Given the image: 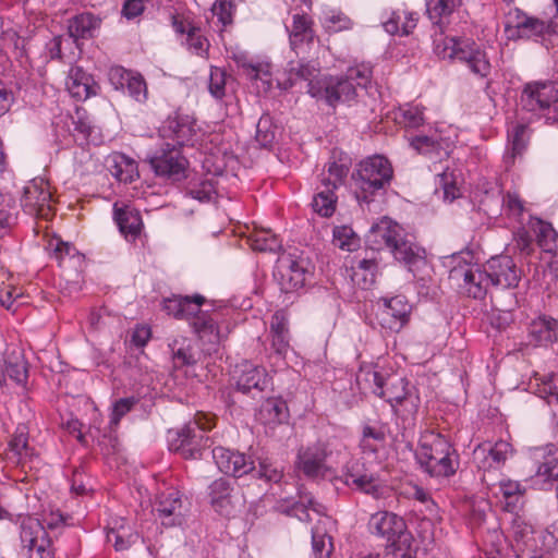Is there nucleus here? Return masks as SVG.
Here are the masks:
<instances>
[{
	"instance_id": "1",
	"label": "nucleus",
	"mask_w": 558,
	"mask_h": 558,
	"mask_svg": "<svg viewBox=\"0 0 558 558\" xmlns=\"http://www.w3.org/2000/svg\"><path fill=\"white\" fill-rule=\"evenodd\" d=\"M415 459L421 470L434 478H449L460 465L459 453L450 439L434 430L422 436Z\"/></svg>"
},
{
	"instance_id": "2",
	"label": "nucleus",
	"mask_w": 558,
	"mask_h": 558,
	"mask_svg": "<svg viewBox=\"0 0 558 558\" xmlns=\"http://www.w3.org/2000/svg\"><path fill=\"white\" fill-rule=\"evenodd\" d=\"M367 243L376 251L388 250L396 260L409 267L424 259L425 251L408 240L403 228L387 217L372 226Z\"/></svg>"
},
{
	"instance_id": "3",
	"label": "nucleus",
	"mask_w": 558,
	"mask_h": 558,
	"mask_svg": "<svg viewBox=\"0 0 558 558\" xmlns=\"http://www.w3.org/2000/svg\"><path fill=\"white\" fill-rule=\"evenodd\" d=\"M393 179L391 162L381 155L361 160L352 172L354 195L360 204H371L386 193Z\"/></svg>"
},
{
	"instance_id": "4",
	"label": "nucleus",
	"mask_w": 558,
	"mask_h": 558,
	"mask_svg": "<svg viewBox=\"0 0 558 558\" xmlns=\"http://www.w3.org/2000/svg\"><path fill=\"white\" fill-rule=\"evenodd\" d=\"M372 76L373 71L369 65L357 64L349 68L344 75L328 76L319 83H313L310 95L335 107L339 102L353 100L356 97V88H366Z\"/></svg>"
},
{
	"instance_id": "5",
	"label": "nucleus",
	"mask_w": 558,
	"mask_h": 558,
	"mask_svg": "<svg viewBox=\"0 0 558 558\" xmlns=\"http://www.w3.org/2000/svg\"><path fill=\"white\" fill-rule=\"evenodd\" d=\"M345 454V447L341 442L318 440L299 448L294 466L306 478H325L336 472Z\"/></svg>"
},
{
	"instance_id": "6",
	"label": "nucleus",
	"mask_w": 558,
	"mask_h": 558,
	"mask_svg": "<svg viewBox=\"0 0 558 558\" xmlns=\"http://www.w3.org/2000/svg\"><path fill=\"white\" fill-rule=\"evenodd\" d=\"M215 426V417L202 412L181 428L169 429L167 440L170 451L179 453L183 459H199L204 449L211 445L210 437L205 433Z\"/></svg>"
},
{
	"instance_id": "7",
	"label": "nucleus",
	"mask_w": 558,
	"mask_h": 558,
	"mask_svg": "<svg viewBox=\"0 0 558 558\" xmlns=\"http://www.w3.org/2000/svg\"><path fill=\"white\" fill-rule=\"evenodd\" d=\"M368 531L387 542L393 558L413 557V536L403 518L393 512L378 511L371 515Z\"/></svg>"
},
{
	"instance_id": "8",
	"label": "nucleus",
	"mask_w": 558,
	"mask_h": 558,
	"mask_svg": "<svg viewBox=\"0 0 558 558\" xmlns=\"http://www.w3.org/2000/svg\"><path fill=\"white\" fill-rule=\"evenodd\" d=\"M379 398L385 399L391 407L393 414L403 426L413 425L421 405L418 389L405 377L390 375L386 385L379 390Z\"/></svg>"
},
{
	"instance_id": "9",
	"label": "nucleus",
	"mask_w": 558,
	"mask_h": 558,
	"mask_svg": "<svg viewBox=\"0 0 558 558\" xmlns=\"http://www.w3.org/2000/svg\"><path fill=\"white\" fill-rule=\"evenodd\" d=\"M438 53L442 58H450L464 64L471 73L480 78H486L490 75L492 64L487 52L474 40L446 38L445 47Z\"/></svg>"
},
{
	"instance_id": "10",
	"label": "nucleus",
	"mask_w": 558,
	"mask_h": 558,
	"mask_svg": "<svg viewBox=\"0 0 558 558\" xmlns=\"http://www.w3.org/2000/svg\"><path fill=\"white\" fill-rule=\"evenodd\" d=\"M232 314L233 311L228 307L203 311L190 326L202 342L218 345L233 328Z\"/></svg>"
},
{
	"instance_id": "11",
	"label": "nucleus",
	"mask_w": 558,
	"mask_h": 558,
	"mask_svg": "<svg viewBox=\"0 0 558 558\" xmlns=\"http://www.w3.org/2000/svg\"><path fill=\"white\" fill-rule=\"evenodd\" d=\"M311 276L310 260L295 253L281 254L276 263L274 278L280 291L289 294L302 290Z\"/></svg>"
},
{
	"instance_id": "12",
	"label": "nucleus",
	"mask_w": 558,
	"mask_h": 558,
	"mask_svg": "<svg viewBox=\"0 0 558 558\" xmlns=\"http://www.w3.org/2000/svg\"><path fill=\"white\" fill-rule=\"evenodd\" d=\"M505 34L509 40L530 39L544 35H558V21H543L530 16L518 8L509 10L504 22Z\"/></svg>"
},
{
	"instance_id": "13",
	"label": "nucleus",
	"mask_w": 558,
	"mask_h": 558,
	"mask_svg": "<svg viewBox=\"0 0 558 558\" xmlns=\"http://www.w3.org/2000/svg\"><path fill=\"white\" fill-rule=\"evenodd\" d=\"M181 148L165 142L153 155L147 156V161L156 175L172 182H179L187 177L189 161L182 155Z\"/></svg>"
},
{
	"instance_id": "14",
	"label": "nucleus",
	"mask_w": 558,
	"mask_h": 558,
	"mask_svg": "<svg viewBox=\"0 0 558 558\" xmlns=\"http://www.w3.org/2000/svg\"><path fill=\"white\" fill-rule=\"evenodd\" d=\"M21 546L32 553L29 558H56L52 539L39 519L31 515L20 520Z\"/></svg>"
},
{
	"instance_id": "15",
	"label": "nucleus",
	"mask_w": 558,
	"mask_h": 558,
	"mask_svg": "<svg viewBox=\"0 0 558 558\" xmlns=\"http://www.w3.org/2000/svg\"><path fill=\"white\" fill-rule=\"evenodd\" d=\"M449 279L473 299H483L490 286L486 268L466 262L454 265L450 269Z\"/></svg>"
},
{
	"instance_id": "16",
	"label": "nucleus",
	"mask_w": 558,
	"mask_h": 558,
	"mask_svg": "<svg viewBox=\"0 0 558 558\" xmlns=\"http://www.w3.org/2000/svg\"><path fill=\"white\" fill-rule=\"evenodd\" d=\"M376 319L389 332L401 331L410 322L412 305L405 296L380 298L376 302Z\"/></svg>"
},
{
	"instance_id": "17",
	"label": "nucleus",
	"mask_w": 558,
	"mask_h": 558,
	"mask_svg": "<svg viewBox=\"0 0 558 558\" xmlns=\"http://www.w3.org/2000/svg\"><path fill=\"white\" fill-rule=\"evenodd\" d=\"M52 192L48 181L36 178L24 187L21 205L31 216L49 220L53 216Z\"/></svg>"
},
{
	"instance_id": "18",
	"label": "nucleus",
	"mask_w": 558,
	"mask_h": 558,
	"mask_svg": "<svg viewBox=\"0 0 558 558\" xmlns=\"http://www.w3.org/2000/svg\"><path fill=\"white\" fill-rule=\"evenodd\" d=\"M558 102V84L553 81L526 83L521 92L520 104L523 110L532 113L549 111Z\"/></svg>"
},
{
	"instance_id": "19",
	"label": "nucleus",
	"mask_w": 558,
	"mask_h": 558,
	"mask_svg": "<svg viewBox=\"0 0 558 558\" xmlns=\"http://www.w3.org/2000/svg\"><path fill=\"white\" fill-rule=\"evenodd\" d=\"M158 133L161 140L171 141L170 144L179 147L194 146L197 136L196 122L193 117L174 111L162 121Z\"/></svg>"
},
{
	"instance_id": "20",
	"label": "nucleus",
	"mask_w": 558,
	"mask_h": 558,
	"mask_svg": "<svg viewBox=\"0 0 558 558\" xmlns=\"http://www.w3.org/2000/svg\"><path fill=\"white\" fill-rule=\"evenodd\" d=\"M485 268L489 283L496 288L514 290L522 279V269L508 255L492 257Z\"/></svg>"
},
{
	"instance_id": "21",
	"label": "nucleus",
	"mask_w": 558,
	"mask_h": 558,
	"mask_svg": "<svg viewBox=\"0 0 558 558\" xmlns=\"http://www.w3.org/2000/svg\"><path fill=\"white\" fill-rule=\"evenodd\" d=\"M512 453V445L500 439L494 444L490 441L478 444L474 448L472 457L476 468L485 473L501 469Z\"/></svg>"
},
{
	"instance_id": "22",
	"label": "nucleus",
	"mask_w": 558,
	"mask_h": 558,
	"mask_svg": "<svg viewBox=\"0 0 558 558\" xmlns=\"http://www.w3.org/2000/svg\"><path fill=\"white\" fill-rule=\"evenodd\" d=\"M213 459L220 472L233 477H243L255 470L254 461L250 456L225 447L214 448Z\"/></svg>"
},
{
	"instance_id": "23",
	"label": "nucleus",
	"mask_w": 558,
	"mask_h": 558,
	"mask_svg": "<svg viewBox=\"0 0 558 558\" xmlns=\"http://www.w3.org/2000/svg\"><path fill=\"white\" fill-rule=\"evenodd\" d=\"M182 509V497L177 489L160 493L154 505L156 518L167 527L181 525L183 523L184 514Z\"/></svg>"
},
{
	"instance_id": "24",
	"label": "nucleus",
	"mask_w": 558,
	"mask_h": 558,
	"mask_svg": "<svg viewBox=\"0 0 558 558\" xmlns=\"http://www.w3.org/2000/svg\"><path fill=\"white\" fill-rule=\"evenodd\" d=\"M206 299L199 293L193 295L172 294L162 301V311L175 319L187 320L190 324L203 312Z\"/></svg>"
},
{
	"instance_id": "25",
	"label": "nucleus",
	"mask_w": 558,
	"mask_h": 558,
	"mask_svg": "<svg viewBox=\"0 0 558 558\" xmlns=\"http://www.w3.org/2000/svg\"><path fill=\"white\" fill-rule=\"evenodd\" d=\"M102 24V17L85 11L75 14L68 20V34L76 47H81L86 40L95 38Z\"/></svg>"
},
{
	"instance_id": "26",
	"label": "nucleus",
	"mask_w": 558,
	"mask_h": 558,
	"mask_svg": "<svg viewBox=\"0 0 558 558\" xmlns=\"http://www.w3.org/2000/svg\"><path fill=\"white\" fill-rule=\"evenodd\" d=\"M66 89L73 98L86 100L100 92L94 76L80 65L71 66L66 77Z\"/></svg>"
},
{
	"instance_id": "27",
	"label": "nucleus",
	"mask_w": 558,
	"mask_h": 558,
	"mask_svg": "<svg viewBox=\"0 0 558 558\" xmlns=\"http://www.w3.org/2000/svg\"><path fill=\"white\" fill-rule=\"evenodd\" d=\"M47 248L58 265L63 268L82 271L85 265V256L70 242L63 241L60 236H52L48 241Z\"/></svg>"
},
{
	"instance_id": "28",
	"label": "nucleus",
	"mask_w": 558,
	"mask_h": 558,
	"mask_svg": "<svg viewBox=\"0 0 558 558\" xmlns=\"http://www.w3.org/2000/svg\"><path fill=\"white\" fill-rule=\"evenodd\" d=\"M269 339L276 354L284 356L290 349L289 317L284 310L276 311L269 322Z\"/></svg>"
},
{
	"instance_id": "29",
	"label": "nucleus",
	"mask_w": 558,
	"mask_h": 558,
	"mask_svg": "<svg viewBox=\"0 0 558 558\" xmlns=\"http://www.w3.org/2000/svg\"><path fill=\"white\" fill-rule=\"evenodd\" d=\"M232 492L230 481L223 477L215 480L208 486L209 504L220 515L229 517L233 512Z\"/></svg>"
},
{
	"instance_id": "30",
	"label": "nucleus",
	"mask_w": 558,
	"mask_h": 558,
	"mask_svg": "<svg viewBox=\"0 0 558 558\" xmlns=\"http://www.w3.org/2000/svg\"><path fill=\"white\" fill-rule=\"evenodd\" d=\"M113 218L120 232L126 239L135 240L141 234L143 221L140 211L135 208L125 204L114 203Z\"/></svg>"
},
{
	"instance_id": "31",
	"label": "nucleus",
	"mask_w": 558,
	"mask_h": 558,
	"mask_svg": "<svg viewBox=\"0 0 558 558\" xmlns=\"http://www.w3.org/2000/svg\"><path fill=\"white\" fill-rule=\"evenodd\" d=\"M350 166V157L342 151L333 149L328 162L319 175V181L326 183L327 180L331 186L339 189L348 175Z\"/></svg>"
},
{
	"instance_id": "32",
	"label": "nucleus",
	"mask_w": 558,
	"mask_h": 558,
	"mask_svg": "<svg viewBox=\"0 0 558 558\" xmlns=\"http://www.w3.org/2000/svg\"><path fill=\"white\" fill-rule=\"evenodd\" d=\"M269 380L264 367L245 363L242 365L241 374L236 380V388L243 393L252 391L260 393L268 387Z\"/></svg>"
},
{
	"instance_id": "33",
	"label": "nucleus",
	"mask_w": 558,
	"mask_h": 558,
	"mask_svg": "<svg viewBox=\"0 0 558 558\" xmlns=\"http://www.w3.org/2000/svg\"><path fill=\"white\" fill-rule=\"evenodd\" d=\"M8 459L24 468L37 458L36 450L28 444V433L17 428L12 435L7 451Z\"/></svg>"
},
{
	"instance_id": "34",
	"label": "nucleus",
	"mask_w": 558,
	"mask_h": 558,
	"mask_svg": "<svg viewBox=\"0 0 558 558\" xmlns=\"http://www.w3.org/2000/svg\"><path fill=\"white\" fill-rule=\"evenodd\" d=\"M529 336L535 344L547 345L558 339V320L546 315L533 319L529 326Z\"/></svg>"
},
{
	"instance_id": "35",
	"label": "nucleus",
	"mask_w": 558,
	"mask_h": 558,
	"mask_svg": "<svg viewBox=\"0 0 558 558\" xmlns=\"http://www.w3.org/2000/svg\"><path fill=\"white\" fill-rule=\"evenodd\" d=\"M336 190L338 189L331 186L329 181L326 180V183L318 181L311 204L316 214L325 218H329L335 214L338 203Z\"/></svg>"
},
{
	"instance_id": "36",
	"label": "nucleus",
	"mask_w": 558,
	"mask_h": 558,
	"mask_svg": "<svg viewBox=\"0 0 558 558\" xmlns=\"http://www.w3.org/2000/svg\"><path fill=\"white\" fill-rule=\"evenodd\" d=\"M257 418L262 424L269 427L287 422L289 409L286 401L275 397L266 399L259 408Z\"/></svg>"
},
{
	"instance_id": "37",
	"label": "nucleus",
	"mask_w": 558,
	"mask_h": 558,
	"mask_svg": "<svg viewBox=\"0 0 558 558\" xmlns=\"http://www.w3.org/2000/svg\"><path fill=\"white\" fill-rule=\"evenodd\" d=\"M378 264L374 257L356 259L351 266V280L363 290H368L376 281Z\"/></svg>"
},
{
	"instance_id": "38",
	"label": "nucleus",
	"mask_w": 558,
	"mask_h": 558,
	"mask_svg": "<svg viewBox=\"0 0 558 558\" xmlns=\"http://www.w3.org/2000/svg\"><path fill=\"white\" fill-rule=\"evenodd\" d=\"M418 14L404 9H397L391 12L389 19L384 22V28L391 35L400 34L408 36L416 27Z\"/></svg>"
},
{
	"instance_id": "39",
	"label": "nucleus",
	"mask_w": 558,
	"mask_h": 558,
	"mask_svg": "<svg viewBox=\"0 0 558 558\" xmlns=\"http://www.w3.org/2000/svg\"><path fill=\"white\" fill-rule=\"evenodd\" d=\"M542 460L538 461V466L535 473V478L538 483H542L548 487H554L558 484V457L555 452L549 450H538V454Z\"/></svg>"
},
{
	"instance_id": "40",
	"label": "nucleus",
	"mask_w": 558,
	"mask_h": 558,
	"mask_svg": "<svg viewBox=\"0 0 558 558\" xmlns=\"http://www.w3.org/2000/svg\"><path fill=\"white\" fill-rule=\"evenodd\" d=\"M111 174L120 182L131 183L138 178L137 162L122 153H114L110 156Z\"/></svg>"
},
{
	"instance_id": "41",
	"label": "nucleus",
	"mask_w": 558,
	"mask_h": 558,
	"mask_svg": "<svg viewBox=\"0 0 558 558\" xmlns=\"http://www.w3.org/2000/svg\"><path fill=\"white\" fill-rule=\"evenodd\" d=\"M289 29L290 44L293 49L304 43H312L315 37L313 21L307 14H294Z\"/></svg>"
},
{
	"instance_id": "42",
	"label": "nucleus",
	"mask_w": 558,
	"mask_h": 558,
	"mask_svg": "<svg viewBox=\"0 0 558 558\" xmlns=\"http://www.w3.org/2000/svg\"><path fill=\"white\" fill-rule=\"evenodd\" d=\"M173 366L177 368L183 366H193L198 357L192 341L185 337L175 338L170 344Z\"/></svg>"
},
{
	"instance_id": "43",
	"label": "nucleus",
	"mask_w": 558,
	"mask_h": 558,
	"mask_svg": "<svg viewBox=\"0 0 558 558\" xmlns=\"http://www.w3.org/2000/svg\"><path fill=\"white\" fill-rule=\"evenodd\" d=\"M319 70L315 65L310 62H291L288 69V84L286 87L293 86L299 81H307V93L310 94L311 85L313 83H319L324 81L327 76L317 78Z\"/></svg>"
},
{
	"instance_id": "44",
	"label": "nucleus",
	"mask_w": 558,
	"mask_h": 558,
	"mask_svg": "<svg viewBox=\"0 0 558 558\" xmlns=\"http://www.w3.org/2000/svg\"><path fill=\"white\" fill-rule=\"evenodd\" d=\"M530 227L536 236L538 246L545 252H553L556 247L558 233L551 223L544 221L541 218H532Z\"/></svg>"
},
{
	"instance_id": "45",
	"label": "nucleus",
	"mask_w": 558,
	"mask_h": 558,
	"mask_svg": "<svg viewBox=\"0 0 558 558\" xmlns=\"http://www.w3.org/2000/svg\"><path fill=\"white\" fill-rule=\"evenodd\" d=\"M461 5L462 0H426V12L434 24L441 25Z\"/></svg>"
},
{
	"instance_id": "46",
	"label": "nucleus",
	"mask_w": 558,
	"mask_h": 558,
	"mask_svg": "<svg viewBox=\"0 0 558 558\" xmlns=\"http://www.w3.org/2000/svg\"><path fill=\"white\" fill-rule=\"evenodd\" d=\"M529 128L523 123H514L508 130V142L510 144V158L512 162L517 157H521L525 151L529 143Z\"/></svg>"
},
{
	"instance_id": "47",
	"label": "nucleus",
	"mask_w": 558,
	"mask_h": 558,
	"mask_svg": "<svg viewBox=\"0 0 558 558\" xmlns=\"http://www.w3.org/2000/svg\"><path fill=\"white\" fill-rule=\"evenodd\" d=\"M247 244L258 252H276L281 246L280 240L266 229L254 230L247 235Z\"/></svg>"
},
{
	"instance_id": "48",
	"label": "nucleus",
	"mask_w": 558,
	"mask_h": 558,
	"mask_svg": "<svg viewBox=\"0 0 558 558\" xmlns=\"http://www.w3.org/2000/svg\"><path fill=\"white\" fill-rule=\"evenodd\" d=\"M499 493L505 499L506 510L513 512L525 494V487L512 480H502L498 484Z\"/></svg>"
},
{
	"instance_id": "49",
	"label": "nucleus",
	"mask_w": 558,
	"mask_h": 558,
	"mask_svg": "<svg viewBox=\"0 0 558 558\" xmlns=\"http://www.w3.org/2000/svg\"><path fill=\"white\" fill-rule=\"evenodd\" d=\"M277 134L278 126L275 124L272 117L264 113L256 124V142L260 147L269 148L275 143Z\"/></svg>"
},
{
	"instance_id": "50",
	"label": "nucleus",
	"mask_w": 558,
	"mask_h": 558,
	"mask_svg": "<svg viewBox=\"0 0 558 558\" xmlns=\"http://www.w3.org/2000/svg\"><path fill=\"white\" fill-rule=\"evenodd\" d=\"M386 378L374 367H362L356 376V383L361 389H369L379 397V390L386 385Z\"/></svg>"
},
{
	"instance_id": "51",
	"label": "nucleus",
	"mask_w": 558,
	"mask_h": 558,
	"mask_svg": "<svg viewBox=\"0 0 558 558\" xmlns=\"http://www.w3.org/2000/svg\"><path fill=\"white\" fill-rule=\"evenodd\" d=\"M332 242L340 250L354 252L361 245L360 236L349 226H337L333 228Z\"/></svg>"
},
{
	"instance_id": "52",
	"label": "nucleus",
	"mask_w": 558,
	"mask_h": 558,
	"mask_svg": "<svg viewBox=\"0 0 558 558\" xmlns=\"http://www.w3.org/2000/svg\"><path fill=\"white\" fill-rule=\"evenodd\" d=\"M352 24L351 19L338 10H327L322 16V25L327 33L348 31Z\"/></svg>"
},
{
	"instance_id": "53",
	"label": "nucleus",
	"mask_w": 558,
	"mask_h": 558,
	"mask_svg": "<svg viewBox=\"0 0 558 558\" xmlns=\"http://www.w3.org/2000/svg\"><path fill=\"white\" fill-rule=\"evenodd\" d=\"M258 478L269 483H279L283 477V466L269 457H258Z\"/></svg>"
},
{
	"instance_id": "54",
	"label": "nucleus",
	"mask_w": 558,
	"mask_h": 558,
	"mask_svg": "<svg viewBox=\"0 0 558 558\" xmlns=\"http://www.w3.org/2000/svg\"><path fill=\"white\" fill-rule=\"evenodd\" d=\"M386 440V432L384 427H374L365 425L362 429V438L360 446L363 451L377 452L378 445H384Z\"/></svg>"
},
{
	"instance_id": "55",
	"label": "nucleus",
	"mask_w": 558,
	"mask_h": 558,
	"mask_svg": "<svg viewBox=\"0 0 558 558\" xmlns=\"http://www.w3.org/2000/svg\"><path fill=\"white\" fill-rule=\"evenodd\" d=\"M411 146L418 154L441 158V142L434 136L418 135L411 140Z\"/></svg>"
},
{
	"instance_id": "56",
	"label": "nucleus",
	"mask_w": 558,
	"mask_h": 558,
	"mask_svg": "<svg viewBox=\"0 0 558 558\" xmlns=\"http://www.w3.org/2000/svg\"><path fill=\"white\" fill-rule=\"evenodd\" d=\"M24 293L22 288L10 283L0 287V304L8 311L15 312L23 304Z\"/></svg>"
},
{
	"instance_id": "57",
	"label": "nucleus",
	"mask_w": 558,
	"mask_h": 558,
	"mask_svg": "<svg viewBox=\"0 0 558 558\" xmlns=\"http://www.w3.org/2000/svg\"><path fill=\"white\" fill-rule=\"evenodd\" d=\"M211 12L222 28H226L233 23L236 4L234 0H216L211 7Z\"/></svg>"
},
{
	"instance_id": "58",
	"label": "nucleus",
	"mask_w": 558,
	"mask_h": 558,
	"mask_svg": "<svg viewBox=\"0 0 558 558\" xmlns=\"http://www.w3.org/2000/svg\"><path fill=\"white\" fill-rule=\"evenodd\" d=\"M329 521L328 517H322L318 524L312 529V545L316 558H328L330 555V548H327L326 544V531L320 529V524L325 525Z\"/></svg>"
},
{
	"instance_id": "59",
	"label": "nucleus",
	"mask_w": 558,
	"mask_h": 558,
	"mask_svg": "<svg viewBox=\"0 0 558 558\" xmlns=\"http://www.w3.org/2000/svg\"><path fill=\"white\" fill-rule=\"evenodd\" d=\"M69 118L74 125V132L82 135L83 140H87L93 130V121L87 110L82 106H76L74 113L69 114Z\"/></svg>"
},
{
	"instance_id": "60",
	"label": "nucleus",
	"mask_w": 558,
	"mask_h": 558,
	"mask_svg": "<svg viewBox=\"0 0 558 558\" xmlns=\"http://www.w3.org/2000/svg\"><path fill=\"white\" fill-rule=\"evenodd\" d=\"M4 374L17 385L24 386L28 377L27 362L23 356H17L14 361H7Z\"/></svg>"
},
{
	"instance_id": "61",
	"label": "nucleus",
	"mask_w": 558,
	"mask_h": 558,
	"mask_svg": "<svg viewBox=\"0 0 558 558\" xmlns=\"http://www.w3.org/2000/svg\"><path fill=\"white\" fill-rule=\"evenodd\" d=\"M186 47L190 52L198 57H206L209 49V41L202 33V29L196 26L186 36Z\"/></svg>"
},
{
	"instance_id": "62",
	"label": "nucleus",
	"mask_w": 558,
	"mask_h": 558,
	"mask_svg": "<svg viewBox=\"0 0 558 558\" xmlns=\"http://www.w3.org/2000/svg\"><path fill=\"white\" fill-rule=\"evenodd\" d=\"M352 485L350 486L352 489L372 495L374 497H378L380 494V486L377 482V478L367 471L363 473L355 480H351Z\"/></svg>"
},
{
	"instance_id": "63",
	"label": "nucleus",
	"mask_w": 558,
	"mask_h": 558,
	"mask_svg": "<svg viewBox=\"0 0 558 558\" xmlns=\"http://www.w3.org/2000/svg\"><path fill=\"white\" fill-rule=\"evenodd\" d=\"M227 73L225 70L211 66L208 88L209 93L217 99H221L226 95Z\"/></svg>"
},
{
	"instance_id": "64",
	"label": "nucleus",
	"mask_w": 558,
	"mask_h": 558,
	"mask_svg": "<svg viewBox=\"0 0 558 558\" xmlns=\"http://www.w3.org/2000/svg\"><path fill=\"white\" fill-rule=\"evenodd\" d=\"M400 118L405 128L415 129L424 123L423 109L418 106L407 105L401 109Z\"/></svg>"
}]
</instances>
